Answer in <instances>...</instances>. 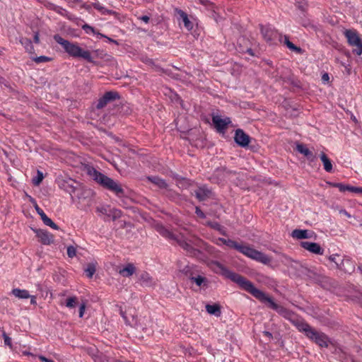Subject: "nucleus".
<instances>
[{
	"label": "nucleus",
	"instance_id": "bb28decb",
	"mask_svg": "<svg viewBox=\"0 0 362 362\" xmlns=\"http://www.w3.org/2000/svg\"><path fill=\"white\" fill-rule=\"evenodd\" d=\"M206 310L207 311L208 313L211 315H214L216 317H219L221 314V307L218 304H207L206 305Z\"/></svg>",
	"mask_w": 362,
	"mask_h": 362
},
{
	"label": "nucleus",
	"instance_id": "4be33fe9",
	"mask_svg": "<svg viewBox=\"0 0 362 362\" xmlns=\"http://www.w3.org/2000/svg\"><path fill=\"white\" fill-rule=\"evenodd\" d=\"M50 8L54 12L59 13L62 16L66 17L69 20L76 19L75 16L73 14L70 13L69 11H67L66 9L63 8L61 6L52 4L51 5Z\"/></svg>",
	"mask_w": 362,
	"mask_h": 362
},
{
	"label": "nucleus",
	"instance_id": "6ab92c4d",
	"mask_svg": "<svg viewBox=\"0 0 362 362\" xmlns=\"http://www.w3.org/2000/svg\"><path fill=\"white\" fill-rule=\"evenodd\" d=\"M136 270L133 263H127L122 269L119 270V274L123 277H130Z\"/></svg>",
	"mask_w": 362,
	"mask_h": 362
},
{
	"label": "nucleus",
	"instance_id": "c03bdc74",
	"mask_svg": "<svg viewBox=\"0 0 362 362\" xmlns=\"http://www.w3.org/2000/svg\"><path fill=\"white\" fill-rule=\"evenodd\" d=\"M38 358L42 362H54L53 360L49 359V358H46L45 356H39Z\"/></svg>",
	"mask_w": 362,
	"mask_h": 362
},
{
	"label": "nucleus",
	"instance_id": "052dcab7",
	"mask_svg": "<svg viewBox=\"0 0 362 362\" xmlns=\"http://www.w3.org/2000/svg\"><path fill=\"white\" fill-rule=\"evenodd\" d=\"M240 41L246 42V40L245 38L240 39Z\"/></svg>",
	"mask_w": 362,
	"mask_h": 362
},
{
	"label": "nucleus",
	"instance_id": "09e8293b",
	"mask_svg": "<svg viewBox=\"0 0 362 362\" xmlns=\"http://www.w3.org/2000/svg\"><path fill=\"white\" fill-rule=\"evenodd\" d=\"M263 335L267 337L269 339H271L273 337L272 334L268 331H264Z\"/></svg>",
	"mask_w": 362,
	"mask_h": 362
},
{
	"label": "nucleus",
	"instance_id": "4c0bfd02",
	"mask_svg": "<svg viewBox=\"0 0 362 362\" xmlns=\"http://www.w3.org/2000/svg\"><path fill=\"white\" fill-rule=\"evenodd\" d=\"M33 60L36 63L39 64V63H43V62H49V61L51 60V59L47 57H45V56H40V57H37L34 58Z\"/></svg>",
	"mask_w": 362,
	"mask_h": 362
},
{
	"label": "nucleus",
	"instance_id": "473e14b6",
	"mask_svg": "<svg viewBox=\"0 0 362 362\" xmlns=\"http://www.w3.org/2000/svg\"><path fill=\"white\" fill-rule=\"evenodd\" d=\"M181 17L182 18V21L184 23V25L188 29V30H191L192 29V23L190 22V21L189 20L188 17H187V15L184 13V12H182L181 13Z\"/></svg>",
	"mask_w": 362,
	"mask_h": 362
},
{
	"label": "nucleus",
	"instance_id": "58836bf2",
	"mask_svg": "<svg viewBox=\"0 0 362 362\" xmlns=\"http://www.w3.org/2000/svg\"><path fill=\"white\" fill-rule=\"evenodd\" d=\"M82 28H83V30H85V32L86 33H92L93 34L95 33V29L93 27H91L90 25H88V24H85L84 25H83Z\"/></svg>",
	"mask_w": 362,
	"mask_h": 362
},
{
	"label": "nucleus",
	"instance_id": "6e6552de",
	"mask_svg": "<svg viewBox=\"0 0 362 362\" xmlns=\"http://www.w3.org/2000/svg\"><path fill=\"white\" fill-rule=\"evenodd\" d=\"M308 338L320 347L327 348L330 344L328 336L323 332L317 331L315 329L312 330Z\"/></svg>",
	"mask_w": 362,
	"mask_h": 362
},
{
	"label": "nucleus",
	"instance_id": "f3484780",
	"mask_svg": "<svg viewBox=\"0 0 362 362\" xmlns=\"http://www.w3.org/2000/svg\"><path fill=\"white\" fill-rule=\"evenodd\" d=\"M301 246L309 252L316 255H323L324 250L320 245L315 243L301 242Z\"/></svg>",
	"mask_w": 362,
	"mask_h": 362
},
{
	"label": "nucleus",
	"instance_id": "e2e57ef3",
	"mask_svg": "<svg viewBox=\"0 0 362 362\" xmlns=\"http://www.w3.org/2000/svg\"><path fill=\"white\" fill-rule=\"evenodd\" d=\"M330 259H331L332 261H334V257H330Z\"/></svg>",
	"mask_w": 362,
	"mask_h": 362
},
{
	"label": "nucleus",
	"instance_id": "7ed1b4c3",
	"mask_svg": "<svg viewBox=\"0 0 362 362\" xmlns=\"http://www.w3.org/2000/svg\"><path fill=\"white\" fill-rule=\"evenodd\" d=\"M156 231L165 238L176 241L191 257H199L200 251L194 248L192 244L197 245L201 242L199 239L190 236L185 237L183 233L173 230V228H156Z\"/></svg>",
	"mask_w": 362,
	"mask_h": 362
},
{
	"label": "nucleus",
	"instance_id": "c756f323",
	"mask_svg": "<svg viewBox=\"0 0 362 362\" xmlns=\"http://www.w3.org/2000/svg\"><path fill=\"white\" fill-rule=\"evenodd\" d=\"M92 6H93L94 8L100 11L102 14H114L115 13L114 11L107 9L104 6H101L100 4L98 2L93 3Z\"/></svg>",
	"mask_w": 362,
	"mask_h": 362
},
{
	"label": "nucleus",
	"instance_id": "bf43d9fd",
	"mask_svg": "<svg viewBox=\"0 0 362 362\" xmlns=\"http://www.w3.org/2000/svg\"><path fill=\"white\" fill-rule=\"evenodd\" d=\"M65 293H59V296H65Z\"/></svg>",
	"mask_w": 362,
	"mask_h": 362
},
{
	"label": "nucleus",
	"instance_id": "49530a36",
	"mask_svg": "<svg viewBox=\"0 0 362 362\" xmlns=\"http://www.w3.org/2000/svg\"><path fill=\"white\" fill-rule=\"evenodd\" d=\"M216 174L218 175H220L221 173H223V175H225L226 174H228L229 173L228 171H226L225 168H221V169H217L216 171Z\"/></svg>",
	"mask_w": 362,
	"mask_h": 362
},
{
	"label": "nucleus",
	"instance_id": "f03ea898",
	"mask_svg": "<svg viewBox=\"0 0 362 362\" xmlns=\"http://www.w3.org/2000/svg\"><path fill=\"white\" fill-rule=\"evenodd\" d=\"M218 244L225 245L229 248L237 250L245 257L264 265H269L272 261V257L255 249L250 244L243 241L237 242L231 239L221 238L218 239Z\"/></svg>",
	"mask_w": 362,
	"mask_h": 362
},
{
	"label": "nucleus",
	"instance_id": "aec40b11",
	"mask_svg": "<svg viewBox=\"0 0 362 362\" xmlns=\"http://www.w3.org/2000/svg\"><path fill=\"white\" fill-rule=\"evenodd\" d=\"M139 281L141 285L144 286H152L155 284L153 277L146 272H143L141 274Z\"/></svg>",
	"mask_w": 362,
	"mask_h": 362
},
{
	"label": "nucleus",
	"instance_id": "ea45409f",
	"mask_svg": "<svg viewBox=\"0 0 362 362\" xmlns=\"http://www.w3.org/2000/svg\"><path fill=\"white\" fill-rule=\"evenodd\" d=\"M86 310V305L82 303L79 307L78 315L80 317H83Z\"/></svg>",
	"mask_w": 362,
	"mask_h": 362
},
{
	"label": "nucleus",
	"instance_id": "7c9ffc66",
	"mask_svg": "<svg viewBox=\"0 0 362 362\" xmlns=\"http://www.w3.org/2000/svg\"><path fill=\"white\" fill-rule=\"evenodd\" d=\"M78 303V298L76 296L69 297L66 300L64 305L69 308H75Z\"/></svg>",
	"mask_w": 362,
	"mask_h": 362
},
{
	"label": "nucleus",
	"instance_id": "680f3d73",
	"mask_svg": "<svg viewBox=\"0 0 362 362\" xmlns=\"http://www.w3.org/2000/svg\"><path fill=\"white\" fill-rule=\"evenodd\" d=\"M341 66H343L344 67H345V66H346V65L344 63H343V62H341Z\"/></svg>",
	"mask_w": 362,
	"mask_h": 362
},
{
	"label": "nucleus",
	"instance_id": "2eb2a0df",
	"mask_svg": "<svg viewBox=\"0 0 362 362\" xmlns=\"http://www.w3.org/2000/svg\"><path fill=\"white\" fill-rule=\"evenodd\" d=\"M235 141L241 147H246L250 142V137L243 130L238 129L235 131Z\"/></svg>",
	"mask_w": 362,
	"mask_h": 362
},
{
	"label": "nucleus",
	"instance_id": "b1692460",
	"mask_svg": "<svg viewBox=\"0 0 362 362\" xmlns=\"http://www.w3.org/2000/svg\"><path fill=\"white\" fill-rule=\"evenodd\" d=\"M297 151L303 154L305 156L308 158V159L313 161L315 158V156L313 153L303 144H298L296 146Z\"/></svg>",
	"mask_w": 362,
	"mask_h": 362
},
{
	"label": "nucleus",
	"instance_id": "79ce46f5",
	"mask_svg": "<svg viewBox=\"0 0 362 362\" xmlns=\"http://www.w3.org/2000/svg\"><path fill=\"white\" fill-rule=\"evenodd\" d=\"M329 81V76L327 73H324L322 76V81L324 83H328Z\"/></svg>",
	"mask_w": 362,
	"mask_h": 362
},
{
	"label": "nucleus",
	"instance_id": "20e7f679",
	"mask_svg": "<svg viewBox=\"0 0 362 362\" xmlns=\"http://www.w3.org/2000/svg\"><path fill=\"white\" fill-rule=\"evenodd\" d=\"M87 173L95 180L97 183L101 185L105 189L112 192L118 198L127 197V193L122 186V185L111 177L98 171L93 167L87 168Z\"/></svg>",
	"mask_w": 362,
	"mask_h": 362
},
{
	"label": "nucleus",
	"instance_id": "c9c22d12",
	"mask_svg": "<svg viewBox=\"0 0 362 362\" xmlns=\"http://www.w3.org/2000/svg\"><path fill=\"white\" fill-rule=\"evenodd\" d=\"M288 48L292 51H294L297 53H301L302 49L300 47L296 46L294 44H293L291 42L288 41V44L286 45Z\"/></svg>",
	"mask_w": 362,
	"mask_h": 362
},
{
	"label": "nucleus",
	"instance_id": "13d9d810",
	"mask_svg": "<svg viewBox=\"0 0 362 362\" xmlns=\"http://www.w3.org/2000/svg\"><path fill=\"white\" fill-rule=\"evenodd\" d=\"M72 2H80L81 0H70Z\"/></svg>",
	"mask_w": 362,
	"mask_h": 362
},
{
	"label": "nucleus",
	"instance_id": "e433bc0d",
	"mask_svg": "<svg viewBox=\"0 0 362 362\" xmlns=\"http://www.w3.org/2000/svg\"><path fill=\"white\" fill-rule=\"evenodd\" d=\"M76 255V250L74 246H69L67 247V255L70 258H73Z\"/></svg>",
	"mask_w": 362,
	"mask_h": 362
},
{
	"label": "nucleus",
	"instance_id": "4d7b16f0",
	"mask_svg": "<svg viewBox=\"0 0 362 362\" xmlns=\"http://www.w3.org/2000/svg\"><path fill=\"white\" fill-rule=\"evenodd\" d=\"M340 212L341 214H344L345 216H349V215L348 214V213L345 210L341 211Z\"/></svg>",
	"mask_w": 362,
	"mask_h": 362
},
{
	"label": "nucleus",
	"instance_id": "cd10ccee",
	"mask_svg": "<svg viewBox=\"0 0 362 362\" xmlns=\"http://www.w3.org/2000/svg\"><path fill=\"white\" fill-rule=\"evenodd\" d=\"M20 42L28 53L33 54L35 52L34 47L30 39L27 37H22L20 40Z\"/></svg>",
	"mask_w": 362,
	"mask_h": 362
},
{
	"label": "nucleus",
	"instance_id": "5fc2aeb1",
	"mask_svg": "<svg viewBox=\"0 0 362 362\" xmlns=\"http://www.w3.org/2000/svg\"><path fill=\"white\" fill-rule=\"evenodd\" d=\"M344 68H345L346 71H347L348 74H350L351 68L347 65Z\"/></svg>",
	"mask_w": 362,
	"mask_h": 362
},
{
	"label": "nucleus",
	"instance_id": "72a5a7b5",
	"mask_svg": "<svg viewBox=\"0 0 362 362\" xmlns=\"http://www.w3.org/2000/svg\"><path fill=\"white\" fill-rule=\"evenodd\" d=\"M86 276L88 278H92L95 272V267L93 264H88L87 268L85 269Z\"/></svg>",
	"mask_w": 362,
	"mask_h": 362
},
{
	"label": "nucleus",
	"instance_id": "0e129e2a",
	"mask_svg": "<svg viewBox=\"0 0 362 362\" xmlns=\"http://www.w3.org/2000/svg\"><path fill=\"white\" fill-rule=\"evenodd\" d=\"M110 41H112V42H116L115 40H111V38H108Z\"/></svg>",
	"mask_w": 362,
	"mask_h": 362
},
{
	"label": "nucleus",
	"instance_id": "393cba45",
	"mask_svg": "<svg viewBox=\"0 0 362 362\" xmlns=\"http://www.w3.org/2000/svg\"><path fill=\"white\" fill-rule=\"evenodd\" d=\"M147 179L160 189H168V185L166 182L158 177H148Z\"/></svg>",
	"mask_w": 362,
	"mask_h": 362
},
{
	"label": "nucleus",
	"instance_id": "c85d7f7f",
	"mask_svg": "<svg viewBox=\"0 0 362 362\" xmlns=\"http://www.w3.org/2000/svg\"><path fill=\"white\" fill-rule=\"evenodd\" d=\"M320 159L323 163V167L325 171L330 173L332 170V164L329 158L325 153L320 154Z\"/></svg>",
	"mask_w": 362,
	"mask_h": 362
},
{
	"label": "nucleus",
	"instance_id": "39448f33",
	"mask_svg": "<svg viewBox=\"0 0 362 362\" xmlns=\"http://www.w3.org/2000/svg\"><path fill=\"white\" fill-rule=\"evenodd\" d=\"M54 40L61 45L65 52L71 57L75 58H82L88 62H93L90 52L88 50H83L76 43H72L69 40H64L59 35H54Z\"/></svg>",
	"mask_w": 362,
	"mask_h": 362
},
{
	"label": "nucleus",
	"instance_id": "de8ad7c7",
	"mask_svg": "<svg viewBox=\"0 0 362 362\" xmlns=\"http://www.w3.org/2000/svg\"><path fill=\"white\" fill-rule=\"evenodd\" d=\"M195 212L198 216L202 217V218L204 217V213L202 211V210L199 207H196Z\"/></svg>",
	"mask_w": 362,
	"mask_h": 362
},
{
	"label": "nucleus",
	"instance_id": "a18cd8bd",
	"mask_svg": "<svg viewBox=\"0 0 362 362\" xmlns=\"http://www.w3.org/2000/svg\"><path fill=\"white\" fill-rule=\"evenodd\" d=\"M240 51L242 52H247L250 55L254 56V52H253V51H252V49L251 48H247L245 49H240Z\"/></svg>",
	"mask_w": 362,
	"mask_h": 362
},
{
	"label": "nucleus",
	"instance_id": "1a4fd4ad",
	"mask_svg": "<svg viewBox=\"0 0 362 362\" xmlns=\"http://www.w3.org/2000/svg\"><path fill=\"white\" fill-rule=\"evenodd\" d=\"M60 187L68 192L71 196L74 195L80 199L79 192L82 189L79 187V184L74 180L69 178L67 180H63Z\"/></svg>",
	"mask_w": 362,
	"mask_h": 362
},
{
	"label": "nucleus",
	"instance_id": "6e6d98bb",
	"mask_svg": "<svg viewBox=\"0 0 362 362\" xmlns=\"http://www.w3.org/2000/svg\"><path fill=\"white\" fill-rule=\"evenodd\" d=\"M337 184H338V182H329V185L334 187H335V185Z\"/></svg>",
	"mask_w": 362,
	"mask_h": 362
},
{
	"label": "nucleus",
	"instance_id": "f257e3e1",
	"mask_svg": "<svg viewBox=\"0 0 362 362\" xmlns=\"http://www.w3.org/2000/svg\"><path fill=\"white\" fill-rule=\"evenodd\" d=\"M213 269L215 272L219 273L226 278L230 279L236 283L240 288L248 292L255 298L262 303H268L269 307L276 310L280 315L286 319L290 320L293 313L285 307L276 303L273 299L268 296L265 293L257 288L254 284L242 275L229 270L224 265L217 261L211 262Z\"/></svg>",
	"mask_w": 362,
	"mask_h": 362
},
{
	"label": "nucleus",
	"instance_id": "f8f14e48",
	"mask_svg": "<svg viewBox=\"0 0 362 362\" xmlns=\"http://www.w3.org/2000/svg\"><path fill=\"white\" fill-rule=\"evenodd\" d=\"M212 122L218 132H223L227 129L228 125L230 124L231 120L228 117L222 118L219 115H213Z\"/></svg>",
	"mask_w": 362,
	"mask_h": 362
},
{
	"label": "nucleus",
	"instance_id": "4468645a",
	"mask_svg": "<svg viewBox=\"0 0 362 362\" xmlns=\"http://www.w3.org/2000/svg\"><path fill=\"white\" fill-rule=\"evenodd\" d=\"M33 230L39 238V241L43 245H50L54 242L53 235L47 230L41 228L33 229Z\"/></svg>",
	"mask_w": 362,
	"mask_h": 362
},
{
	"label": "nucleus",
	"instance_id": "a19ab883",
	"mask_svg": "<svg viewBox=\"0 0 362 362\" xmlns=\"http://www.w3.org/2000/svg\"><path fill=\"white\" fill-rule=\"evenodd\" d=\"M4 341L5 345L11 346V339L8 336H7L6 334H4Z\"/></svg>",
	"mask_w": 362,
	"mask_h": 362
},
{
	"label": "nucleus",
	"instance_id": "0eeeda50",
	"mask_svg": "<svg viewBox=\"0 0 362 362\" xmlns=\"http://www.w3.org/2000/svg\"><path fill=\"white\" fill-rule=\"evenodd\" d=\"M344 35L347 38L348 42L350 45L356 47L354 50L357 55L362 54V41L359 37L357 32L353 30H346Z\"/></svg>",
	"mask_w": 362,
	"mask_h": 362
},
{
	"label": "nucleus",
	"instance_id": "9b49d317",
	"mask_svg": "<svg viewBox=\"0 0 362 362\" xmlns=\"http://www.w3.org/2000/svg\"><path fill=\"white\" fill-rule=\"evenodd\" d=\"M261 33L264 40L269 43H273L281 35L274 28L268 26H261Z\"/></svg>",
	"mask_w": 362,
	"mask_h": 362
},
{
	"label": "nucleus",
	"instance_id": "9d476101",
	"mask_svg": "<svg viewBox=\"0 0 362 362\" xmlns=\"http://www.w3.org/2000/svg\"><path fill=\"white\" fill-rule=\"evenodd\" d=\"M119 98V95L115 91L106 92L99 100L97 103L96 107L102 109L105 107L108 103L115 101Z\"/></svg>",
	"mask_w": 362,
	"mask_h": 362
},
{
	"label": "nucleus",
	"instance_id": "412c9836",
	"mask_svg": "<svg viewBox=\"0 0 362 362\" xmlns=\"http://www.w3.org/2000/svg\"><path fill=\"white\" fill-rule=\"evenodd\" d=\"M335 187L338 188L341 192L349 191L354 193H362V187H357L351 186L349 185H344L343 183H339L335 185Z\"/></svg>",
	"mask_w": 362,
	"mask_h": 362
},
{
	"label": "nucleus",
	"instance_id": "423d86ee",
	"mask_svg": "<svg viewBox=\"0 0 362 362\" xmlns=\"http://www.w3.org/2000/svg\"><path fill=\"white\" fill-rule=\"evenodd\" d=\"M182 272L190 280L191 283L195 284L199 289L207 288L209 280L204 276L199 274L198 271L193 270L190 267L187 266L182 269Z\"/></svg>",
	"mask_w": 362,
	"mask_h": 362
},
{
	"label": "nucleus",
	"instance_id": "f704fd0d",
	"mask_svg": "<svg viewBox=\"0 0 362 362\" xmlns=\"http://www.w3.org/2000/svg\"><path fill=\"white\" fill-rule=\"evenodd\" d=\"M43 177H43L42 173L38 170L37 177L33 178V185L35 186L39 185L41 183V182L42 181Z\"/></svg>",
	"mask_w": 362,
	"mask_h": 362
},
{
	"label": "nucleus",
	"instance_id": "69168bd1",
	"mask_svg": "<svg viewBox=\"0 0 362 362\" xmlns=\"http://www.w3.org/2000/svg\"><path fill=\"white\" fill-rule=\"evenodd\" d=\"M182 228L184 229L185 231H186V232L187 231V228Z\"/></svg>",
	"mask_w": 362,
	"mask_h": 362
},
{
	"label": "nucleus",
	"instance_id": "5701e85b",
	"mask_svg": "<svg viewBox=\"0 0 362 362\" xmlns=\"http://www.w3.org/2000/svg\"><path fill=\"white\" fill-rule=\"evenodd\" d=\"M35 208L37 212V214L40 216L43 223L47 226H57V225L47 216L43 210L40 209L38 205L35 203Z\"/></svg>",
	"mask_w": 362,
	"mask_h": 362
},
{
	"label": "nucleus",
	"instance_id": "3c124183",
	"mask_svg": "<svg viewBox=\"0 0 362 362\" xmlns=\"http://www.w3.org/2000/svg\"><path fill=\"white\" fill-rule=\"evenodd\" d=\"M30 303L32 305H36L37 304L36 297L35 296H30Z\"/></svg>",
	"mask_w": 362,
	"mask_h": 362
},
{
	"label": "nucleus",
	"instance_id": "864d4df0",
	"mask_svg": "<svg viewBox=\"0 0 362 362\" xmlns=\"http://www.w3.org/2000/svg\"><path fill=\"white\" fill-rule=\"evenodd\" d=\"M284 43H285L286 45H287V44H288V41H290V40H289V39H288V36H286V35H284Z\"/></svg>",
	"mask_w": 362,
	"mask_h": 362
},
{
	"label": "nucleus",
	"instance_id": "dca6fc26",
	"mask_svg": "<svg viewBox=\"0 0 362 362\" xmlns=\"http://www.w3.org/2000/svg\"><path fill=\"white\" fill-rule=\"evenodd\" d=\"M293 324L299 332L304 333L306 337H308L310 333L314 329L308 322L302 319L293 320Z\"/></svg>",
	"mask_w": 362,
	"mask_h": 362
},
{
	"label": "nucleus",
	"instance_id": "8fccbe9b",
	"mask_svg": "<svg viewBox=\"0 0 362 362\" xmlns=\"http://www.w3.org/2000/svg\"><path fill=\"white\" fill-rule=\"evenodd\" d=\"M139 19L147 23H148L150 18L147 16H142L139 18Z\"/></svg>",
	"mask_w": 362,
	"mask_h": 362
},
{
	"label": "nucleus",
	"instance_id": "603ef678",
	"mask_svg": "<svg viewBox=\"0 0 362 362\" xmlns=\"http://www.w3.org/2000/svg\"><path fill=\"white\" fill-rule=\"evenodd\" d=\"M34 42L37 44L40 42L39 34L38 33H35L34 35Z\"/></svg>",
	"mask_w": 362,
	"mask_h": 362
},
{
	"label": "nucleus",
	"instance_id": "a211bd4d",
	"mask_svg": "<svg viewBox=\"0 0 362 362\" xmlns=\"http://www.w3.org/2000/svg\"><path fill=\"white\" fill-rule=\"evenodd\" d=\"M292 237L296 239L313 238L315 237V233L310 230L296 229L292 232Z\"/></svg>",
	"mask_w": 362,
	"mask_h": 362
},
{
	"label": "nucleus",
	"instance_id": "2f4dec72",
	"mask_svg": "<svg viewBox=\"0 0 362 362\" xmlns=\"http://www.w3.org/2000/svg\"><path fill=\"white\" fill-rule=\"evenodd\" d=\"M108 216L111 217L112 220H116L121 218L122 211L117 209H110Z\"/></svg>",
	"mask_w": 362,
	"mask_h": 362
},
{
	"label": "nucleus",
	"instance_id": "37998d69",
	"mask_svg": "<svg viewBox=\"0 0 362 362\" xmlns=\"http://www.w3.org/2000/svg\"><path fill=\"white\" fill-rule=\"evenodd\" d=\"M109 208L108 207H105V206H103L101 208H98V211L103 213V214H109Z\"/></svg>",
	"mask_w": 362,
	"mask_h": 362
},
{
	"label": "nucleus",
	"instance_id": "ddd939ff",
	"mask_svg": "<svg viewBox=\"0 0 362 362\" xmlns=\"http://www.w3.org/2000/svg\"><path fill=\"white\" fill-rule=\"evenodd\" d=\"M194 194L200 202L205 201L214 196V193L211 189L206 185L199 187L196 190H194Z\"/></svg>",
	"mask_w": 362,
	"mask_h": 362
},
{
	"label": "nucleus",
	"instance_id": "a878e982",
	"mask_svg": "<svg viewBox=\"0 0 362 362\" xmlns=\"http://www.w3.org/2000/svg\"><path fill=\"white\" fill-rule=\"evenodd\" d=\"M11 293L19 299H28L30 297L28 291L25 289L13 288Z\"/></svg>",
	"mask_w": 362,
	"mask_h": 362
}]
</instances>
